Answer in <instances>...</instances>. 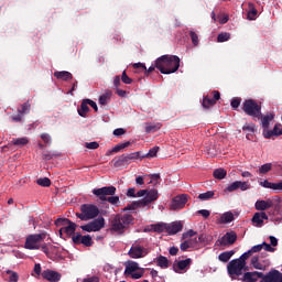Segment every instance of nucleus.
<instances>
[{
	"mask_svg": "<svg viewBox=\"0 0 282 282\" xmlns=\"http://www.w3.org/2000/svg\"><path fill=\"white\" fill-rule=\"evenodd\" d=\"M76 228H77V225L70 221V223H68V225H66L59 229V235H63V232H65L66 235H68L70 237L73 235H76Z\"/></svg>",
	"mask_w": 282,
	"mask_h": 282,
	"instance_id": "nucleus-24",
	"label": "nucleus"
},
{
	"mask_svg": "<svg viewBox=\"0 0 282 282\" xmlns=\"http://www.w3.org/2000/svg\"><path fill=\"white\" fill-rule=\"evenodd\" d=\"M83 282H100L98 275H93L91 278H85Z\"/></svg>",
	"mask_w": 282,
	"mask_h": 282,
	"instance_id": "nucleus-64",
	"label": "nucleus"
},
{
	"mask_svg": "<svg viewBox=\"0 0 282 282\" xmlns=\"http://www.w3.org/2000/svg\"><path fill=\"white\" fill-rule=\"evenodd\" d=\"M193 263L192 258H186V260H180L176 263H173V270L176 273H181L183 270H188Z\"/></svg>",
	"mask_w": 282,
	"mask_h": 282,
	"instance_id": "nucleus-18",
	"label": "nucleus"
},
{
	"mask_svg": "<svg viewBox=\"0 0 282 282\" xmlns=\"http://www.w3.org/2000/svg\"><path fill=\"white\" fill-rule=\"evenodd\" d=\"M230 37H231L230 33H219L218 37H217V41L223 43V42L229 41Z\"/></svg>",
	"mask_w": 282,
	"mask_h": 282,
	"instance_id": "nucleus-53",
	"label": "nucleus"
},
{
	"mask_svg": "<svg viewBox=\"0 0 282 282\" xmlns=\"http://www.w3.org/2000/svg\"><path fill=\"white\" fill-rule=\"evenodd\" d=\"M54 76L57 78V79H62V80H64V82H67V80H69V79H72L73 78V75H72V73H69V72H67V70H56L55 73H54Z\"/></svg>",
	"mask_w": 282,
	"mask_h": 282,
	"instance_id": "nucleus-31",
	"label": "nucleus"
},
{
	"mask_svg": "<svg viewBox=\"0 0 282 282\" xmlns=\"http://www.w3.org/2000/svg\"><path fill=\"white\" fill-rule=\"evenodd\" d=\"M260 282H282V272L272 269L267 274L262 275Z\"/></svg>",
	"mask_w": 282,
	"mask_h": 282,
	"instance_id": "nucleus-14",
	"label": "nucleus"
},
{
	"mask_svg": "<svg viewBox=\"0 0 282 282\" xmlns=\"http://www.w3.org/2000/svg\"><path fill=\"white\" fill-rule=\"evenodd\" d=\"M110 97H111L110 90H108L104 95L99 96V99H98L99 105L106 106L108 104V101L110 100Z\"/></svg>",
	"mask_w": 282,
	"mask_h": 282,
	"instance_id": "nucleus-38",
	"label": "nucleus"
},
{
	"mask_svg": "<svg viewBox=\"0 0 282 282\" xmlns=\"http://www.w3.org/2000/svg\"><path fill=\"white\" fill-rule=\"evenodd\" d=\"M242 131L246 133V139L251 141L253 139V133L256 131L254 123L245 124Z\"/></svg>",
	"mask_w": 282,
	"mask_h": 282,
	"instance_id": "nucleus-25",
	"label": "nucleus"
},
{
	"mask_svg": "<svg viewBox=\"0 0 282 282\" xmlns=\"http://www.w3.org/2000/svg\"><path fill=\"white\" fill-rule=\"evenodd\" d=\"M227 177V171L224 170V169H217L215 172H214V178L218 180V181H221L224 178Z\"/></svg>",
	"mask_w": 282,
	"mask_h": 282,
	"instance_id": "nucleus-42",
	"label": "nucleus"
},
{
	"mask_svg": "<svg viewBox=\"0 0 282 282\" xmlns=\"http://www.w3.org/2000/svg\"><path fill=\"white\" fill-rule=\"evenodd\" d=\"M242 111L254 119H261V105L253 99H247L242 102Z\"/></svg>",
	"mask_w": 282,
	"mask_h": 282,
	"instance_id": "nucleus-6",
	"label": "nucleus"
},
{
	"mask_svg": "<svg viewBox=\"0 0 282 282\" xmlns=\"http://www.w3.org/2000/svg\"><path fill=\"white\" fill-rule=\"evenodd\" d=\"M6 273L11 274V275H9V282H18L19 281V275L17 272L7 270Z\"/></svg>",
	"mask_w": 282,
	"mask_h": 282,
	"instance_id": "nucleus-52",
	"label": "nucleus"
},
{
	"mask_svg": "<svg viewBox=\"0 0 282 282\" xmlns=\"http://www.w3.org/2000/svg\"><path fill=\"white\" fill-rule=\"evenodd\" d=\"M197 214L206 219L210 217V210L208 209H199Z\"/></svg>",
	"mask_w": 282,
	"mask_h": 282,
	"instance_id": "nucleus-61",
	"label": "nucleus"
},
{
	"mask_svg": "<svg viewBox=\"0 0 282 282\" xmlns=\"http://www.w3.org/2000/svg\"><path fill=\"white\" fill-rule=\"evenodd\" d=\"M54 156H56V154L52 153L51 151L44 150L42 152V160L43 161H51V160H53Z\"/></svg>",
	"mask_w": 282,
	"mask_h": 282,
	"instance_id": "nucleus-50",
	"label": "nucleus"
},
{
	"mask_svg": "<svg viewBox=\"0 0 282 282\" xmlns=\"http://www.w3.org/2000/svg\"><path fill=\"white\" fill-rule=\"evenodd\" d=\"M105 227V218L99 217L88 225H82L80 229L86 231V232H98Z\"/></svg>",
	"mask_w": 282,
	"mask_h": 282,
	"instance_id": "nucleus-10",
	"label": "nucleus"
},
{
	"mask_svg": "<svg viewBox=\"0 0 282 282\" xmlns=\"http://www.w3.org/2000/svg\"><path fill=\"white\" fill-rule=\"evenodd\" d=\"M41 140L44 142L46 145L52 144V137L48 133H42L41 134Z\"/></svg>",
	"mask_w": 282,
	"mask_h": 282,
	"instance_id": "nucleus-55",
	"label": "nucleus"
},
{
	"mask_svg": "<svg viewBox=\"0 0 282 282\" xmlns=\"http://www.w3.org/2000/svg\"><path fill=\"white\" fill-rule=\"evenodd\" d=\"M237 241V234L235 231L226 232L221 238L217 240L219 247H228L235 245Z\"/></svg>",
	"mask_w": 282,
	"mask_h": 282,
	"instance_id": "nucleus-12",
	"label": "nucleus"
},
{
	"mask_svg": "<svg viewBox=\"0 0 282 282\" xmlns=\"http://www.w3.org/2000/svg\"><path fill=\"white\" fill-rule=\"evenodd\" d=\"M189 37H191L192 44L194 46H197L199 43L197 33H195V31H189Z\"/></svg>",
	"mask_w": 282,
	"mask_h": 282,
	"instance_id": "nucleus-54",
	"label": "nucleus"
},
{
	"mask_svg": "<svg viewBox=\"0 0 282 282\" xmlns=\"http://www.w3.org/2000/svg\"><path fill=\"white\" fill-rule=\"evenodd\" d=\"M214 197H215V191H207L198 195V199H200L202 202L214 199Z\"/></svg>",
	"mask_w": 282,
	"mask_h": 282,
	"instance_id": "nucleus-37",
	"label": "nucleus"
},
{
	"mask_svg": "<svg viewBox=\"0 0 282 282\" xmlns=\"http://www.w3.org/2000/svg\"><path fill=\"white\" fill-rule=\"evenodd\" d=\"M89 104L87 102V99H84L82 102H80V107L77 109V112L78 115L82 117V118H86L87 117V113L88 111L90 110V108L88 107Z\"/></svg>",
	"mask_w": 282,
	"mask_h": 282,
	"instance_id": "nucleus-27",
	"label": "nucleus"
},
{
	"mask_svg": "<svg viewBox=\"0 0 282 282\" xmlns=\"http://www.w3.org/2000/svg\"><path fill=\"white\" fill-rule=\"evenodd\" d=\"M269 216L265 212H258L254 214L253 218H252V224L258 227L261 228L264 225V220H268Z\"/></svg>",
	"mask_w": 282,
	"mask_h": 282,
	"instance_id": "nucleus-20",
	"label": "nucleus"
},
{
	"mask_svg": "<svg viewBox=\"0 0 282 282\" xmlns=\"http://www.w3.org/2000/svg\"><path fill=\"white\" fill-rule=\"evenodd\" d=\"M74 245L79 246L82 243L83 236L80 234H74L70 236Z\"/></svg>",
	"mask_w": 282,
	"mask_h": 282,
	"instance_id": "nucleus-57",
	"label": "nucleus"
},
{
	"mask_svg": "<svg viewBox=\"0 0 282 282\" xmlns=\"http://www.w3.org/2000/svg\"><path fill=\"white\" fill-rule=\"evenodd\" d=\"M131 147V141H127L124 143L117 144L111 151L107 153V155H110L111 153H119L121 150Z\"/></svg>",
	"mask_w": 282,
	"mask_h": 282,
	"instance_id": "nucleus-35",
	"label": "nucleus"
},
{
	"mask_svg": "<svg viewBox=\"0 0 282 282\" xmlns=\"http://www.w3.org/2000/svg\"><path fill=\"white\" fill-rule=\"evenodd\" d=\"M258 11L252 2H248V13L247 19L249 21H254L257 19Z\"/></svg>",
	"mask_w": 282,
	"mask_h": 282,
	"instance_id": "nucleus-29",
	"label": "nucleus"
},
{
	"mask_svg": "<svg viewBox=\"0 0 282 282\" xmlns=\"http://www.w3.org/2000/svg\"><path fill=\"white\" fill-rule=\"evenodd\" d=\"M267 256V252H262L260 257H253L251 259V264L253 265V268H256V270H267V267H269V260L261 261V258H264Z\"/></svg>",
	"mask_w": 282,
	"mask_h": 282,
	"instance_id": "nucleus-15",
	"label": "nucleus"
},
{
	"mask_svg": "<svg viewBox=\"0 0 282 282\" xmlns=\"http://www.w3.org/2000/svg\"><path fill=\"white\" fill-rule=\"evenodd\" d=\"M159 150H160L159 147H153V148L148 152V154L142 155V158H147V159L156 158Z\"/></svg>",
	"mask_w": 282,
	"mask_h": 282,
	"instance_id": "nucleus-45",
	"label": "nucleus"
},
{
	"mask_svg": "<svg viewBox=\"0 0 282 282\" xmlns=\"http://www.w3.org/2000/svg\"><path fill=\"white\" fill-rule=\"evenodd\" d=\"M141 152H134L131 154H121L119 156H116L111 160V164H113L115 167L120 169L123 166H127L131 164V161L139 160Z\"/></svg>",
	"mask_w": 282,
	"mask_h": 282,
	"instance_id": "nucleus-8",
	"label": "nucleus"
},
{
	"mask_svg": "<svg viewBox=\"0 0 282 282\" xmlns=\"http://www.w3.org/2000/svg\"><path fill=\"white\" fill-rule=\"evenodd\" d=\"M249 268L246 263L240 262V260H230L227 264V272L231 280H236L237 276L243 274V271H248Z\"/></svg>",
	"mask_w": 282,
	"mask_h": 282,
	"instance_id": "nucleus-5",
	"label": "nucleus"
},
{
	"mask_svg": "<svg viewBox=\"0 0 282 282\" xmlns=\"http://www.w3.org/2000/svg\"><path fill=\"white\" fill-rule=\"evenodd\" d=\"M121 80H122L126 85H131V84L133 83V79H131V78L127 75L126 70H123V73H122Z\"/></svg>",
	"mask_w": 282,
	"mask_h": 282,
	"instance_id": "nucleus-58",
	"label": "nucleus"
},
{
	"mask_svg": "<svg viewBox=\"0 0 282 282\" xmlns=\"http://www.w3.org/2000/svg\"><path fill=\"white\" fill-rule=\"evenodd\" d=\"M181 59L177 55H162L155 59L154 67L163 75H171L178 70Z\"/></svg>",
	"mask_w": 282,
	"mask_h": 282,
	"instance_id": "nucleus-2",
	"label": "nucleus"
},
{
	"mask_svg": "<svg viewBox=\"0 0 282 282\" xmlns=\"http://www.w3.org/2000/svg\"><path fill=\"white\" fill-rule=\"evenodd\" d=\"M11 143L14 147H20L23 148L25 145L29 144V139L26 137H22V138H13V140L11 141Z\"/></svg>",
	"mask_w": 282,
	"mask_h": 282,
	"instance_id": "nucleus-34",
	"label": "nucleus"
},
{
	"mask_svg": "<svg viewBox=\"0 0 282 282\" xmlns=\"http://www.w3.org/2000/svg\"><path fill=\"white\" fill-rule=\"evenodd\" d=\"M216 105V101L209 98L208 96L204 97L202 106L204 109H210Z\"/></svg>",
	"mask_w": 282,
	"mask_h": 282,
	"instance_id": "nucleus-41",
	"label": "nucleus"
},
{
	"mask_svg": "<svg viewBox=\"0 0 282 282\" xmlns=\"http://www.w3.org/2000/svg\"><path fill=\"white\" fill-rule=\"evenodd\" d=\"M159 199V192L158 189H148L145 193V197L140 199L142 205L145 207L149 204L153 203L154 200Z\"/></svg>",
	"mask_w": 282,
	"mask_h": 282,
	"instance_id": "nucleus-19",
	"label": "nucleus"
},
{
	"mask_svg": "<svg viewBox=\"0 0 282 282\" xmlns=\"http://www.w3.org/2000/svg\"><path fill=\"white\" fill-rule=\"evenodd\" d=\"M162 128V123L158 122V123H149L145 127V132L147 133H154L156 131H159Z\"/></svg>",
	"mask_w": 282,
	"mask_h": 282,
	"instance_id": "nucleus-36",
	"label": "nucleus"
},
{
	"mask_svg": "<svg viewBox=\"0 0 282 282\" xmlns=\"http://www.w3.org/2000/svg\"><path fill=\"white\" fill-rule=\"evenodd\" d=\"M80 245H84L85 247L89 248L94 246V240H91V237L89 235H86L82 237Z\"/></svg>",
	"mask_w": 282,
	"mask_h": 282,
	"instance_id": "nucleus-44",
	"label": "nucleus"
},
{
	"mask_svg": "<svg viewBox=\"0 0 282 282\" xmlns=\"http://www.w3.org/2000/svg\"><path fill=\"white\" fill-rule=\"evenodd\" d=\"M36 183L42 187H50L52 184L48 177H41L36 181Z\"/></svg>",
	"mask_w": 282,
	"mask_h": 282,
	"instance_id": "nucleus-46",
	"label": "nucleus"
},
{
	"mask_svg": "<svg viewBox=\"0 0 282 282\" xmlns=\"http://www.w3.org/2000/svg\"><path fill=\"white\" fill-rule=\"evenodd\" d=\"M152 229L154 232H167V224H156L152 225Z\"/></svg>",
	"mask_w": 282,
	"mask_h": 282,
	"instance_id": "nucleus-43",
	"label": "nucleus"
},
{
	"mask_svg": "<svg viewBox=\"0 0 282 282\" xmlns=\"http://www.w3.org/2000/svg\"><path fill=\"white\" fill-rule=\"evenodd\" d=\"M72 221L69 220V219H67V218H57L56 220H55V226L56 227H62V226H64V227H66L68 224H70Z\"/></svg>",
	"mask_w": 282,
	"mask_h": 282,
	"instance_id": "nucleus-51",
	"label": "nucleus"
},
{
	"mask_svg": "<svg viewBox=\"0 0 282 282\" xmlns=\"http://www.w3.org/2000/svg\"><path fill=\"white\" fill-rule=\"evenodd\" d=\"M155 263L162 270H166V268H170V265H171V262H170L169 258H165L163 256H160L159 258H155Z\"/></svg>",
	"mask_w": 282,
	"mask_h": 282,
	"instance_id": "nucleus-28",
	"label": "nucleus"
},
{
	"mask_svg": "<svg viewBox=\"0 0 282 282\" xmlns=\"http://www.w3.org/2000/svg\"><path fill=\"white\" fill-rule=\"evenodd\" d=\"M282 135V123H276L273 130L267 129L263 131L264 139H272V137H281Z\"/></svg>",
	"mask_w": 282,
	"mask_h": 282,
	"instance_id": "nucleus-22",
	"label": "nucleus"
},
{
	"mask_svg": "<svg viewBox=\"0 0 282 282\" xmlns=\"http://www.w3.org/2000/svg\"><path fill=\"white\" fill-rule=\"evenodd\" d=\"M197 242H198L197 238L184 240V242L181 243V251L186 252V250L193 248L194 243H197Z\"/></svg>",
	"mask_w": 282,
	"mask_h": 282,
	"instance_id": "nucleus-32",
	"label": "nucleus"
},
{
	"mask_svg": "<svg viewBox=\"0 0 282 282\" xmlns=\"http://www.w3.org/2000/svg\"><path fill=\"white\" fill-rule=\"evenodd\" d=\"M241 104V98H234L231 99L230 101V107L234 109V110H237L239 108Z\"/></svg>",
	"mask_w": 282,
	"mask_h": 282,
	"instance_id": "nucleus-56",
	"label": "nucleus"
},
{
	"mask_svg": "<svg viewBox=\"0 0 282 282\" xmlns=\"http://www.w3.org/2000/svg\"><path fill=\"white\" fill-rule=\"evenodd\" d=\"M41 276L48 282H59L62 280V274L59 272L50 269L42 271Z\"/></svg>",
	"mask_w": 282,
	"mask_h": 282,
	"instance_id": "nucleus-16",
	"label": "nucleus"
},
{
	"mask_svg": "<svg viewBox=\"0 0 282 282\" xmlns=\"http://www.w3.org/2000/svg\"><path fill=\"white\" fill-rule=\"evenodd\" d=\"M273 207V200L272 199H267V200H257L254 208L256 210L260 213H264L265 210L270 209Z\"/></svg>",
	"mask_w": 282,
	"mask_h": 282,
	"instance_id": "nucleus-23",
	"label": "nucleus"
},
{
	"mask_svg": "<svg viewBox=\"0 0 282 282\" xmlns=\"http://www.w3.org/2000/svg\"><path fill=\"white\" fill-rule=\"evenodd\" d=\"M145 207L142 202L139 199L137 202H133L131 203L130 205H128L127 207H124V212H128V210H135L138 208H143Z\"/></svg>",
	"mask_w": 282,
	"mask_h": 282,
	"instance_id": "nucleus-39",
	"label": "nucleus"
},
{
	"mask_svg": "<svg viewBox=\"0 0 282 282\" xmlns=\"http://www.w3.org/2000/svg\"><path fill=\"white\" fill-rule=\"evenodd\" d=\"M117 188L115 186H106L97 189H93L94 196H96L100 202H108L111 205H118L120 203L119 196H115Z\"/></svg>",
	"mask_w": 282,
	"mask_h": 282,
	"instance_id": "nucleus-3",
	"label": "nucleus"
},
{
	"mask_svg": "<svg viewBox=\"0 0 282 282\" xmlns=\"http://www.w3.org/2000/svg\"><path fill=\"white\" fill-rule=\"evenodd\" d=\"M271 189L282 192V181L279 183H272Z\"/></svg>",
	"mask_w": 282,
	"mask_h": 282,
	"instance_id": "nucleus-63",
	"label": "nucleus"
},
{
	"mask_svg": "<svg viewBox=\"0 0 282 282\" xmlns=\"http://www.w3.org/2000/svg\"><path fill=\"white\" fill-rule=\"evenodd\" d=\"M80 213H76V217L79 218L82 221H87L99 217L100 209L94 204H84L79 207Z\"/></svg>",
	"mask_w": 282,
	"mask_h": 282,
	"instance_id": "nucleus-4",
	"label": "nucleus"
},
{
	"mask_svg": "<svg viewBox=\"0 0 282 282\" xmlns=\"http://www.w3.org/2000/svg\"><path fill=\"white\" fill-rule=\"evenodd\" d=\"M260 250H263L262 243L256 245L251 249H249V251H251L252 254L259 252Z\"/></svg>",
	"mask_w": 282,
	"mask_h": 282,
	"instance_id": "nucleus-62",
	"label": "nucleus"
},
{
	"mask_svg": "<svg viewBox=\"0 0 282 282\" xmlns=\"http://www.w3.org/2000/svg\"><path fill=\"white\" fill-rule=\"evenodd\" d=\"M252 256L251 251H246L240 258H237L236 261H240L245 265H247V260Z\"/></svg>",
	"mask_w": 282,
	"mask_h": 282,
	"instance_id": "nucleus-49",
	"label": "nucleus"
},
{
	"mask_svg": "<svg viewBox=\"0 0 282 282\" xmlns=\"http://www.w3.org/2000/svg\"><path fill=\"white\" fill-rule=\"evenodd\" d=\"M186 202H188L187 194L176 195V197L172 198L170 208L171 210H181L185 207Z\"/></svg>",
	"mask_w": 282,
	"mask_h": 282,
	"instance_id": "nucleus-11",
	"label": "nucleus"
},
{
	"mask_svg": "<svg viewBox=\"0 0 282 282\" xmlns=\"http://www.w3.org/2000/svg\"><path fill=\"white\" fill-rule=\"evenodd\" d=\"M262 248H264L265 252H274L275 248L272 247L270 243L268 242H262Z\"/></svg>",
	"mask_w": 282,
	"mask_h": 282,
	"instance_id": "nucleus-60",
	"label": "nucleus"
},
{
	"mask_svg": "<svg viewBox=\"0 0 282 282\" xmlns=\"http://www.w3.org/2000/svg\"><path fill=\"white\" fill-rule=\"evenodd\" d=\"M85 147L89 150H97L99 148V143L97 141L86 142Z\"/></svg>",
	"mask_w": 282,
	"mask_h": 282,
	"instance_id": "nucleus-59",
	"label": "nucleus"
},
{
	"mask_svg": "<svg viewBox=\"0 0 282 282\" xmlns=\"http://www.w3.org/2000/svg\"><path fill=\"white\" fill-rule=\"evenodd\" d=\"M235 219V216L231 212H226L225 214H223V216L220 217V221L223 224H229Z\"/></svg>",
	"mask_w": 282,
	"mask_h": 282,
	"instance_id": "nucleus-40",
	"label": "nucleus"
},
{
	"mask_svg": "<svg viewBox=\"0 0 282 282\" xmlns=\"http://www.w3.org/2000/svg\"><path fill=\"white\" fill-rule=\"evenodd\" d=\"M126 275H131L133 280H139L144 274V269L139 267V263L133 260H129L126 262Z\"/></svg>",
	"mask_w": 282,
	"mask_h": 282,
	"instance_id": "nucleus-9",
	"label": "nucleus"
},
{
	"mask_svg": "<svg viewBox=\"0 0 282 282\" xmlns=\"http://www.w3.org/2000/svg\"><path fill=\"white\" fill-rule=\"evenodd\" d=\"M31 109V104L30 101H25L21 105V109L18 110V112L20 115H25L26 112H29Z\"/></svg>",
	"mask_w": 282,
	"mask_h": 282,
	"instance_id": "nucleus-47",
	"label": "nucleus"
},
{
	"mask_svg": "<svg viewBox=\"0 0 282 282\" xmlns=\"http://www.w3.org/2000/svg\"><path fill=\"white\" fill-rule=\"evenodd\" d=\"M134 216L131 214H116L110 219V232L122 236L134 225Z\"/></svg>",
	"mask_w": 282,
	"mask_h": 282,
	"instance_id": "nucleus-1",
	"label": "nucleus"
},
{
	"mask_svg": "<svg viewBox=\"0 0 282 282\" xmlns=\"http://www.w3.org/2000/svg\"><path fill=\"white\" fill-rule=\"evenodd\" d=\"M128 254L132 259H141V258L145 257L147 250L144 249V247H142L140 245H132Z\"/></svg>",
	"mask_w": 282,
	"mask_h": 282,
	"instance_id": "nucleus-17",
	"label": "nucleus"
},
{
	"mask_svg": "<svg viewBox=\"0 0 282 282\" xmlns=\"http://www.w3.org/2000/svg\"><path fill=\"white\" fill-rule=\"evenodd\" d=\"M251 188V185L249 184V182H241V181H236L234 183H231L230 185H228L224 192L225 193H234L238 189L246 192L249 191Z\"/></svg>",
	"mask_w": 282,
	"mask_h": 282,
	"instance_id": "nucleus-13",
	"label": "nucleus"
},
{
	"mask_svg": "<svg viewBox=\"0 0 282 282\" xmlns=\"http://www.w3.org/2000/svg\"><path fill=\"white\" fill-rule=\"evenodd\" d=\"M47 234L45 231L41 234L30 235L25 238L24 249L25 250H41V243L45 240Z\"/></svg>",
	"mask_w": 282,
	"mask_h": 282,
	"instance_id": "nucleus-7",
	"label": "nucleus"
},
{
	"mask_svg": "<svg viewBox=\"0 0 282 282\" xmlns=\"http://www.w3.org/2000/svg\"><path fill=\"white\" fill-rule=\"evenodd\" d=\"M271 170H272V163H265V164H263L262 166H260L259 173L265 175V174H268Z\"/></svg>",
	"mask_w": 282,
	"mask_h": 282,
	"instance_id": "nucleus-48",
	"label": "nucleus"
},
{
	"mask_svg": "<svg viewBox=\"0 0 282 282\" xmlns=\"http://www.w3.org/2000/svg\"><path fill=\"white\" fill-rule=\"evenodd\" d=\"M264 273L262 272H246L242 278L241 281L242 282H257L259 279H263Z\"/></svg>",
	"mask_w": 282,
	"mask_h": 282,
	"instance_id": "nucleus-21",
	"label": "nucleus"
},
{
	"mask_svg": "<svg viewBox=\"0 0 282 282\" xmlns=\"http://www.w3.org/2000/svg\"><path fill=\"white\" fill-rule=\"evenodd\" d=\"M183 230V225L181 223H173L172 225L167 224V235H177Z\"/></svg>",
	"mask_w": 282,
	"mask_h": 282,
	"instance_id": "nucleus-26",
	"label": "nucleus"
},
{
	"mask_svg": "<svg viewBox=\"0 0 282 282\" xmlns=\"http://www.w3.org/2000/svg\"><path fill=\"white\" fill-rule=\"evenodd\" d=\"M234 254H235L234 250L221 252L218 257V260L223 263H227L230 261Z\"/></svg>",
	"mask_w": 282,
	"mask_h": 282,
	"instance_id": "nucleus-33",
	"label": "nucleus"
},
{
	"mask_svg": "<svg viewBox=\"0 0 282 282\" xmlns=\"http://www.w3.org/2000/svg\"><path fill=\"white\" fill-rule=\"evenodd\" d=\"M260 119H261V124H262L263 131H267L270 127V122L274 119V116L273 115L263 116L261 113Z\"/></svg>",
	"mask_w": 282,
	"mask_h": 282,
	"instance_id": "nucleus-30",
	"label": "nucleus"
}]
</instances>
